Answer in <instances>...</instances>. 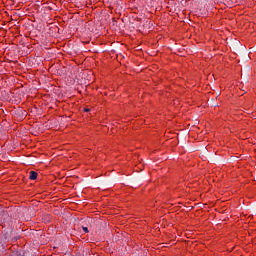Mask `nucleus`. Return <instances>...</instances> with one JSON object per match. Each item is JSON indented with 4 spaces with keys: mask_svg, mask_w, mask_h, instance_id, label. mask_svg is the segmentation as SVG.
Returning a JSON list of instances; mask_svg holds the SVG:
<instances>
[{
    "mask_svg": "<svg viewBox=\"0 0 256 256\" xmlns=\"http://www.w3.org/2000/svg\"><path fill=\"white\" fill-rule=\"evenodd\" d=\"M37 172L35 171H30L29 173V179H31L32 181H35V179H37Z\"/></svg>",
    "mask_w": 256,
    "mask_h": 256,
    "instance_id": "f257e3e1",
    "label": "nucleus"
},
{
    "mask_svg": "<svg viewBox=\"0 0 256 256\" xmlns=\"http://www.w3.org/2000/svg\"><path fill=\"white\" fill-rule=\"evenodd\" d=\"M84 111L87 113V112H89V109L85 108Z\"/></svg>",
    "mask_w": 256,
    "mask_h": 256,
    "instance_id": "7ed1b4c3",
    "label": "nucleus"
},
{
    "mask_svg": "<svg viewBox=\"0 0 256 256\" xmlns=\"http://www.w3.org/2000/svg\"><path fill=\"white\" fill-rule=\"evenodd\" d=\"M82 229H83L84 233H88L89 232V228H87V227H83Z\"/></svg>",
    "mask_w": 256,
    "mask_h": 256,
    "instance_id": "f03ea898",
    "label": "nucleus"
}]
</instances>
